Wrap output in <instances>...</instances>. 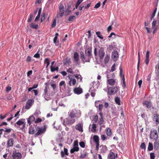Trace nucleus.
<instances>
[{
    "mask_svg": "<svg viewBox=\"0 0 159 159\" xmlns=\"http://www.w3.org/2000/svg\"><path fill=\"white\" fill-rule=\"evenodd\" d=\"M93 139L94 142L95 143H99V138L98 136L97 135H94L93 136Z\"/></svg>",
    "mask_w": 159,
    "mask_h": 159,
    "instance_id": "c756f323",
    "label": "nucleus"
},
{
    "mask_svg": "<svg viewBox=\"0 0 159 159\" xmlns=\"http://www.w3.org/2000/svg\"><path fill=\"white\" fill-rule=\"evenodd\" d=\"M79 150L78 146H73V148L71 149L70 150V153L72 154L75 152H78Z\"/></svg>",
    "mask_w": 159,
    "mask_h": 159,
    "instance_id": "c85d7f7f",
    "label": "nucleus"
},
{
    "mask_svg": "<svg viewBox=\"0 0 159 159\" xmlns=\"http://www.w3.org/2000/svg\"><path fill=\"white\" fill-rule=\"evenodd\" d=\"M14 144V139L12 138H11L9 139L7 143V148H9L13 146Z\"/></svg>",
    "mask_w": 159,
    "mask_h": 159,
    "instance_id": "dca6fc26",
    "label": "nucleus"
},
{
    "mask_svg": "<svg viewBox=\"0 0 159 159\" xmlns=\"http://www.w3.org/2000/svg\"><path fill=\"white\" fill-rule=\"evenodd\" d=\"M46 14L44 12L43 13L42 16L41 18V22H42L43 20H44L45 18Z\"/></svg>",
    "mask_w": 159,
    "mask_h": 159,
    "instance_id": "8fccbe9b",
    "label": "nucleus"
},
{
    "mask_svg": "<svg viewBox=\"0 0 159 159\" xmlns=\"http://www.w3.org/2000/svg\"><path fill=\"white\" fill-rule=\"evenodd\" d=\"M34 120L35 118L33 116H31L29 117L27 120V122L29 125H30L32 123Z\"/></svg>",
    "mask_w": 159,
    "mask_h": 159,
    "instance_id": "b1692460",
    "label": "nucleus"
},
{
    "mask_svg": "<svg viewBox=\"0 0 159 159\" xmlns=\"http://www.w3.org/2000/svg\"><path fill=\"white\" fill-rule=\"evenodd\" d=\"M99 115L100 116V118H99V120L98 121V123L100 125H101L104 122L103 120V114L101 112L100 113H99Z\"/></svg>",
    "mask_w": 159,
    "mask_h": 159,
    "instance_id": "5701e85b",
    "label": "nucleus"
},
{
    "mask_svg": "<svg viewBox=\"0 0 159 159\" xmlns=\"http://www.w3.org/2000/svg\"><path fill=\"white\" fill-rule=\"evenodd\" d=\"M140 148L142 149H146V146L145 143H141Z\"/></svg>",
    "mask_w": 159,
    "mask_h": 159,
    "instance_id": "de8ad7c7",
    "label": "nucleus"
},
{
    "mask_svg": "<svg viewBox=\"0 0 159 159\" xmlns=\"http://www.w3.org/2000/svg\"><path fill=\"white\" fill-rule=\"evenodd\" d=\"M103 106L102 104H99V107H98V109H99V110L100 112L99 113H100L101 112V113H102V114H103V113L102 112V110L103 108Z\"/></svg>",
    "mask_w": 159,
    "mask_h": 159,
    "instance_id": "a19ab883",
    "label": "nucleus"
},
{
    "mask_svg": "<svg viewBox=\"0 0 159 159\" xmlns=\"http://www.w3.org/2000/svg\"><path fill=\"white\" fill-rule=\"evenodd\" d=\"M36 130L34 128L32 127H30L29 129V133L30 134H35Z\"/></svg>",
    "mask_w": 159,
    "mask_h": 159,
    "instance_id": "a878e982",
    "label": "nucleus"
},
{
    "mask_svg": "<svg viewBox=\"0 0 159 159\" xmlns=\"http://www.w3.org/2000/svg\"><path fill=\"white\" fill-rule=\"evenodd\" d=\"M119 90V86H115L108 87L107 93L110 95H114Z\"/></svg>",
    "mask_w": 159,
    "mask_h": 159,
    "instance_id": "f03ea898",
    "label": "nucleus"
},
{
    "mask_svg": "<svg viewBox=\"0 0 159 159\" xmlns=\"http://www.w3.org/2000/svg\"><path fill=\"white\" fill-rule=\"evenodd\" d=\"M80 154L79 157L80 158L83 159L88 156V153L86 152V151L85 150H84L83 152H81Z\"/></svg>",
    "mask_w": 159,
    "mask_h": 159,
    "instance_id": "aec40b11",
    "label": "nucleus"
},
{
    "mask_svg": "<svg viewBox=\"0 0 159 159\" xmlns=\"http://www.w3.org/2000/svg\"><path fill=\"white\" fill-rule=\"evenodd\" d=\"M33 17V15L32 14H30V17L28 19L27 21L28 22H31L32 20V19Z\"/></svg>",
    "mask_w": 159,
    "mask_h": 159,
    "instance_id": "79ce46f5",
    "label": "nucleus"
},
{
    "mask_svg": "<svg viewBox=\"0 0 159 159\" xmlns=\"http://www.w3.org/2000/svg\"><path fill=\"white\" fill-rule=\"evenodd\" d=\"M149 51H147L146 54V59L145 60H149Z\"/></svg>",
    "mask_w": 159,
    "mask_h": 159,
    "instance_id": "5fc2aeb1",
    "label": "nucleus"
},
{
    "mask_svg": "<svg viewBox=\"0 0 159 159\" xmlns=\"http://www.w3.org/2000/svg\"><path fill=\"white\" fill-rule=\"evenodd\" d=\"M92 48L90 47H88L87 49L85 50V52L86 56L88 57V59L90 58L92 56Z\"/></svg>",
    "mask_w": 159,
    "mask_h": 159,
    "instance_id": "0eeeda50",
    "label": "nucleus"
},
{
    "mask_svg": "<svg viewBox=\"0 0 159 159\" xmlns=\"http://www.w3.org/2000/svg\"><path fill=\"white\" fill-rule=\"evenodd\" d=\"M105 54V53L103 51L102 49H100L98 51V56L100 59H102L103 57Z\"/></svg>",
    "mask_w": 159,
    "mask_h": 159,
    "instance_id": "4be33fe9",
    "label": "nucleus"
},
{
    "mask_svg": "<svg viewBox=\"0 0 159 159\" xmlns=\"http://www.w3.org/2000/svg\"><path fill=\"white\" fill-rule=\"evenodd\" d=\"M70 60H67L66 61L64 62V65H69L70 63Z\"/></svg>",
    "mask_w": 159,
    "mask_h": 159,
    "instance_id": "e2e57ef3",
    "label": "nucleus"
},
{
    "mask_svg": "<svg viewBox=\"0 0 159 159\" xmlns=\"http://www.w3.org/2000/svg\"><path fill=\"white\" fill-rule=\"evenodd\" d=\"M153 120L155 121L157 124L159 123V115L158 114H155L153 115Z\"/></svg>",
    "mask_w": 159,
    "mask_h": 159,
    "instance_id": "6ab92c4d",
    "label": "nucleus"
},
{
    "mask_svg": "<svg viewBox=\"0 0 159 159\" xmlns=\"http://www.w3.org/2000/svg\"><path fill=\"white\" fill-rule=\"evenodd\" d=\"M11 89V87L10 86H7L6 88V91L7 92H8Z\"/></svg>",
    "mask_w": 159,
    "mask_h": 159,
    "instance_id": "774afa93",
    "label": "nucleus"
},
{
    "mask_svg": "<svg viewBox=\"0 0 159 159\" xmlns=\"http://www.w3.org/2000/svg\"><path fill=\"white\" fill-rule=\"evenodd\" d=\"M58 69L59 67L58 66H57L55 68H54L53 67L51 66V71L52 72H53L55 70L58 71Z\"/></svg>",
    "mask_w": 159,
    "mask_h": 159,
    "instance_id": "58836bf2",
    "label": "nucleus"
},
{
    "mask_svg": "<svg viewBox=\"0 0 159 159\" xmlns=\"http://www.w3.org/2000/svg\"><path fill=\"white\" fill-rule=\"evenodd\" d=\"M159 148V141H156L154 143V148L157 150Z\"/></svg>",
    "mask_w": 159,
    "mask_h": 159,
    "instance_id": "7c9ffc66",
    "label": "nucleus"
},
{
    "mask_svg": "<svg viewBox=\"0 0 159 159\" xmlns=\"http://www.w3.org/2000/svg\"><path fill=\"white\" fill-rule=\"evenodd\" d=\"M148 148L149 151H152V150L153 149V145L152 143H149Z\"/></svg>",
    "mask_w": 159,
    "mask_h": 159,
    "instance_id": "f704fd0d",
    "label": "nucleus"
},
{
    "mask_svg": "<svg viewBox=\"0 0 159 159\" xmlns=\"http://www.w3.org/2000/svg\"><path fill=\"white\" fill-rule=\"evenodd\" d=\"M79 144L80 146L83 148H84L85 147V143L84 142L81 141L80 142Z\"/></svg>",
    "mask_w": 159,
    "mask_h": 159,
    "instance_id": "13d9d810",
    "label": "nucleus"
},
{
    "mask_svg": "<svg viewBox=\"0 0 159 159\" xmlns=\"http://www.w3.org/2000/svg\"><path fill=\"white\" fill-rule=\"evenodd\" d=\"M80 58L82 59H85V56L84 54V53L83 52L81 51L80 53Z\"/></svg>",
    "mask_w": 159,
    "mask_h": 159,
    "instance_id": "c9c22d12",
    "label": "nucleus"
},
{
    "mask_svg": "<svg viewBox=\"0 0 159 159\" xmlns=\"http://www.w3.org/2000/svg\"><path fill=\"white\" fill-rule=\"evenodd\" d=\"M106 134L108 136H110L111 135L112 132L110 128H108L107 129Z\"/></svg>",
    "mask_w": 159,
    "mask_h": 159,
    "instance_id": "72a5a7b5",
    "label": "nucleus"
},
{
    "mask_svg": "<svg viewBox=\"0 0 159 159\" xmlns=\"http://www.w3.org/2000/svg\"><path fill=\"white\" fill-rule=\"evenodd\" d=\"M42 121V119L41 118H38L36 119L35 121V123H39L41 122Z\"/></svg>",
    "mask_w": 159,
    "mask_h": 159,
    "instance_id": "4d7b16f0",
    "label": "nucleus"
},
{
    "mask_svg": "<svg viewBox=\"0 0 159 159\" xmlns=\"http://www.w3.org/2000/svg\"><path fill=\"white\" fill-rule=\"evenodd\" d=\"M100 6V2H98L95 5L94 8H98Z\"/></svg>",
    "mask_w": 159,
    "mask_h": 159,
    "instance_id": "680f3d73",
    "label": "nucleus"
},
{
    "mask_svg": "<svg viewBox=\"0 0 159 159\" xmlns=\"http://www.w3.org/2000/svg\"><path fill=\"white\" fill-rule=\"evenodd\" d=\"M115 101L116 104L118 105H120V98L116 97L115 98Z\"/></svg>",
    "mask_w": 159,
    "mask_h": 159,
    "instance_id": "2f4dec72",
    "label": "nucleus"
},
{
    "mask_svg": "<svg viewBox=\"0 0 159 159\" xmlns=\"http://www.w3.org/2000/svg\"><path fill=\"white\" fill-rule=\"evenodd\" d=\"M39 51L36 54H35L34 56V57L36 58H39L40 57V54L39 53Z\"/></svg>",
    "mask_w": 159,
    "mask_h": 159,
    "instance_id": "864d4df0",
    "label": "nucleus"
},
{
    "mask_svg": "<svg viewBox=\"0 0 159 159\" xmlns=\"http://www.w3.org/2000/svg\"><path fill=\"white\" fill-rule=\"evenodd\" d=\"M65 82L63 81H61L59 84V86L60 87H61L62 86H63L64 87H65Z\"/></svg>",
    "mask_w": 159,
    "mask_h": 159,
    "instance_id": "052dcab7",
    "label": "nucleus"
},
{
    "mask_svg": "<svg viewBox=\"0 0 159 159\" xmlns=\"http://www.w3.org/2000/svg\"><path fill=\"white\" fill-rule=\"evenodd\" d=\"M34 102V100L33 99H29L26 103L25 108L26 109H30Z\"/></svg>",
    "mask_w": 159,
    "mask_h": 159,
    "instance_id": "1a4fd4ad",
    "label": "nucleus"
},
{
    "mask_svg": "<svg viewBox=\"0 0 159 159\" xmlns=\"http://www.w3.org/2000/svg\"><path fill=\"white\" fill-rule=\"evenodd\" d=\"M96 144V148L97 151H98L99 147V143H95Z\"/></svg>",
    "mask_w": 159,
    "mask_h": 159,
    "instance_id": "69168bd1",
    "label": "nucleus"
},
{
    "mask_svg": "<svg viewBox=\"0 0 159 159\" xmlns=\"http://www.w3.org/2000/svg\"><path fill=\"white\" fill-rule=\"evenodd\" d=\"M56 19H54L52 24L51 26L52 28H54L56 25Z\"/></svg>",
    "mask_w": 159,
    "mask_h": 159,
    "instance_id": "09e8293b",
    "label": "nucleus"
},
{
    "mask_svg": "<svg viewBox=\"0 0 159 159\" xmlns=\"http://www.w3.org/2000/svg\"><path fill=\"white\" fill-rule=\"evenodd\" d=\"M16 124L19 126L22 125L21 129L23 130L25 128L26 125L25 120L24 119H20L16 122Z\"/></svg>",
    "mask_w": 159,
    "mask_h": 159,
    "instance_id": "423d86ee",
    "label": "nucleus"
},
{
    "mask_svg": "<svg viewBox=\"0 0 159 159\" xmlns=\"http://www.w3.org/2000/svg\"><path fill=\"white\" fill-rule=\"evenodd\" d=\"M100 147L101 148L100 149V153L102 154H104L107 151V148L105 145H102Z\"/></svg>",
    "mask_w": 159,
    "mask_h": 159,
    "instance_id": "4468645a",
    "label": "nucleus"
},
{
    "mask_svg": "<svg viewBox=\"0 0 159 159\" xmlns=\"http://www.w3.org/2000/svg\"><path fill=\"white\" fill-rule=\"evenodd\" d=\"M73 146H78V142L77 140L74 141Z\"/></svg>",
    "mask_w": 159,
    "mask_h": 159,
    "instance_id": "0e129e2a",
    "label": "nucleus"
},
{
    "mask_svg": "<svg viewBox=\"0 0 159 159\" xmlns=\"http://www.w3.org/2000/svg\"><path fill=\"white\" fill-rule=\"evenodd\" d=\"M157 20H154L152 23V27L153 28H155V25L156 24Z\"/></svg>",
    "mask_w": 159,
    "mask_h": 159,
    "instance_id": "49530a36",
    "label": "nucleus"
},
{
    "mask_svg": "<svg viewBox=\"0 0 159 159\" xmlns=\"http://www.w3.org/2000/svg\"><path fill=\"white\" fill-rule=\"evenodd\" d=\"M96 34L97 36L101 39H103L102 36L101 34V33L99 31L97 32H96Z\"/></svg>",
    "mask_w": 159,
    "mask_h": 159,
    "instance_id": "4c0bfd02",
    "label": "nucleus"
},
{
    "mask_svg": "<svg viewBox=\"0 0 159 159\" xmlns=\"http://www.w3.org/2000/svg\"><path fill=\"white\" fill-rule=\"evenodd\" d=\"M74 92L77 94H80L81 93L83 92L82 89L80 88H76L74 89Z\"/></svg>",
    "mask_w": 159,
    "mask_h": 159,
    "instance_id": "f3484780",
    "label": "nucleus"
},
{
    "mask_svg": "<svg viewBox=\"0 0 159 159\" xmlns=\"http://www.w3.org/2000/svg\"><path fill=\"white\" fill-rule=\"evenodd\" d=\"M74 76L77 80H78L79 79H80V81H82V78L80 75L78 74L75 75Z\"/></svg>",
    "mask_w": 159,
    "mask_h": 159,
    "instance_id": "e433bc0d",
    "label": "nucleus"
},
{
    "mask_svg": "<svg viewBox=\"0 0 159 159\" xmlns=\"http://www.w3.org/2000/svg\"><path fill=\"white\" fill-rule=\"evenodd\" d=\"M35 129L37 131V133L35 134L36 136H38L41 135L43 134L46 130V127L45 126L44 127H39L37 125L35 126Z\"/></svg>",
    "mask_w": 159,
    "mask_h": 159,
    "instance_id": "20e7f679",
    "label": "nucleus"
},
{
    "mask_svg": "<svg viewBox=\"0 0 159 159\" xmlns=\"http://www.w3.org/2000/svg\"><path fill=\"white\" fill-rule=\"evenodd\" d=\"M13 159H21L22 156L20 153L16 151H14L12 156Z\"/></svg>",
    "mask_w": 159,
    "mask_h": 159,
    "instance_id": "6e6552de",
    "label": "nucleus"
},
{
    "mask_svg": "<svg viewBox=\"0 0 159 159\" xmlns=\"http://www.w3.org/2000/svg\"><path fill=\"white\" fill-rule=\"evenodd\" d=\"M97 126L96 124L93 123L91 125V131L93 133H95L96 132Z\"/></svg>",
    "mask_w": 159,
    "mask_h": 159,
    "instance_id": "cd10ccee",
    "label": "nucleus"
},
{
    "mask_svg": "<svg viewBox=\"0 0 159 159\" xmlns=\"http://www.w3.org/2000/svg\"><path fill=\"white\" fill-rule=\"evenodd\" d=\"M59 9L60 10V16L62 17L64 15V7L62 4H61L59 5Z\"/></svg>",
    "mask_w": 159,
    "mask_h": 159,
    "instance_id": "ddd939ff",
    "label": "nucleus"
},
{
    "mask_svg": "<svg viewBox=\"0 0 159 159\" xmlns=\"http://www.w3.org/2000/svg\"><path fill=\"white\" fill-rule=\"evenodd\" d=\"M76 121L75 119L73 118H66L63 120V124L65 126L67 125H70L74 124Z\"/></svg>",
    "mask_w": 159,
    "mask_h": 159,
    "instance_id": "7ed1b4c3",
    "label": "nucleus"
},
{
    "mask_svg": "<svg viewBox=\"0 0 159 159\" xmlns=\"http://www.w3.org/2000/svg\"><path fill=\"white\" fill-rule=\"evenodd\" d=\"M150 138L155 141L158 139V133L156 129H152L151 130Z\"/></svg>",
    "mask_w": 159,
    "mask_h": 159,
    "instance_id": "39448f33",
    "label": "nucleus"
},
{
    "mask_svg": "<svg viewBox=\"0 0 159 159\" xmlns=\"http://www.w3.org/2000/svg\"><path fill=\"white\" fill-rule=\"evenodd\" d=\"M79 55L77 52H75L74 53V58L75 60H79Z\"/></svg>",
    "mask_w": 159,
    "mask_h": 159,
    "instance_id": "ea45409f",
    "label": "nucleus"
},
{
    "mask_svg": "<svg viewBox=\"0 0 159 159\" xmlns=\"http://www.w3.org/2000/svg\"><path fill=\"white\" fill-rule=\"evenodd\" d=\"M107 78L108 79L107 81V83H108L109 85L111 86L114 85L116 83V80L114 79H109L110 78L108 75H107Z\"/></svg>",
    "mask_w": 159,
    "mask_h": 159,
    "instance_id": "9b49d317",
    "label": "nucleus"
},
{
    "mask_svg": "<svg viewBox=\"0 0 159 159\" xmlns=\"http://www.w3.org/2000/svg\"><path fill=\"white\" fill-rule=\"evenodd\" d=\"M157 8H155V9L154 10V11L153 12V13L152 15V16H151V20H152V19L154 17L155 15V13H156V11H157Z\"/></svg>",
    "mask_w": 159,
    "mask_h": 159,
    "instance_id": "c03bdc74",
    "label": "nucleus"
},
{
    "mask_svg": "<svg viewBox=\"0 0 159 159\" xmlns=\"http://www.w3.org/2000/svg\"><path fill=\"white\" fill-rule=\"evenodd\" d=\"M120 77L122 78H123V75H123V74H122V69L121 67H120Z\"/></svg>",
    "mask_w": 159,
    "mask_h": 159,
    "instance_id": "bf43d9fd",
    "label": "nucleus"
},
{
    "mask_svg": "<svg viewBox=\"0 0 159 159\" xmlns=\"http://www.w3.org/2000/svg\"><path fill=\"white\" fill-rule=\"evenodd\" d=\"M143 104L146 106L148 108H151L152 107V103L150 101H143Z\"/></svg>",
    "mask_w": 159,
    "mask_h": 159,
    "instance_id": "412c9836",
    "label": "nucleus"
},
{
    "mask_svg": "<svg viewBox=\"0 0 159 159\" xmlns=\"http://www.w3.org/2000/svg\"><path fill=\"white\" fill-rule=\"evenodd\" d=\"M73 69V68H70L67 70V72L68 73H72V74H74V72L72 70Z\"/></svg>",
    "mask_w": 159,
    "mask_h": 159,
    "instance_id": "3c124183",
    "label": "nucleus"
},
{
    "mask_svg": "<svg viewBox=\"0 0 159 159\" xmlns=\"http://www.w3.org/2000/svg\"><path fill=\"white\" fill-rule=\"evenodd\" d=\"M108 60H96L98 64H100L102 66L104 67L107 63L108 62Z\"/></svg>",
    "mask_w": 159,
    "mask_h": 159,
    "instance_id": "a211bd4d",
    "label": "nucleus"
},
{
    "mask_svg": "<svg viewBox=\"0 0 159 159\" xmlns=\"http://www.w3.org/2000/svg\"><path fill=\"white\" fill-rule=\"evenodd\" d=\"M117 154L116 155L111 151H110L108 155V159H115L117 157Z\"/></svg>",
    "mask_w": 159,
    "mask_h": 159,
    "instance_id": "f8f14e48",
    "label": "nucleus"
},
{
    "mask_svg": "<svg viewBox=\"0 0 159 159\" xmlns=\"http://www.w3.org/2000/svg\"><path fill=\"white\" fill-rule=\"evenodd\" d=\"M81 114V112L80 110L74 109L70 111L69 116L70 118H74L75 117L77 119L80 117Z\"/></svg>",
    "mask_w": 159,
    "mask_h": 159,
    "instance_id": "f257e3e1",
    "label": "nucleus"
},
{
    "mask_svg": "<svg viewBox=\"0 0 159 159\" xmlns=\"http://www.w3.org/2000/svg\"><path fill=\"white\" fill-rule=\"evenodd\" d=\"M30 27L32 28L37 29L38 28L39 25L33 23H32L30 24Z\"/></svg>",
    "mask_w": 159,
    "mask_h": 159,
    "instance_id": "473e14b6",
    "label": "nucleus"
},
{
    "mask_svg": "<svg viewBox=\"0 0 159 159\" xmlns=\"http://www.w3.org/2000/svg\"><path fill=\"white\" fill-rule=\"evenodd\" d=\"M116 64L114 63L111 68V69L110 70V71L113 72L115 71L116 70L115 68Z\"/></svg>",
    "mask_w": 159,
    "mask_h": 159,
    "instance_id": "37998d69",
    "label": "nucleus"
},
{
    "mask_svg": "<svg viewBox=\"0 0 159 159\" xmlns=\"http://www.w3.org/2000/svg\"><path fill=\"white\" fill-rule=\"evenodd\" d=\"M101 139L102 141H104L106 139V137L105 135H102L101 136Z\"/></svg>",
    "mask_w": 159,
    "mask_h": 159,
    "instance_id": "338daca9",
    "label": "nucleus"
},
{
    "mask_svg": "<svg viewBox=\"0 0 159 159\" xmlns=\"http://www.w3.org/2000/svg\"><path fill=\"white\" fill-rule=\"evenodd\" d=\"M75 16H70L68 20L70 21H71L75 19Z\"/></svg>",
    "mask_w": 159,
    "mask_h": 159,
    "instance_id": "603ef678",
    "label": "nucleus"
},
{
    "mask_svg": "<svg viewBox=\"0 0 159 159\" xmlns=\"http://www.w3.org/2000/svg\"><path fill=\"white\" fill-rule=\"evenodd\" d=\"M76 80L74 78H72L70 79L69 81V83L70 86H71L72 85H75L76 83Z\"/></svg>",
    "mask_w": 159,
    "mask_h": 159,
    "instance_id": "bb28decb",
    "label": "nucleus"
},
{
    "mask_svg": "<svg viewBox=\"0 0 159 159\" xmlns=\"http://www.w3.org/2000/svg\"><path fill=\"white\" fill-rule=\"evenodd\" d=\"M119 57V54L117 51H114L112 52V58L114 60H117Z\"/></svg>",
    "mask_w": 159,
    "mask_h": 159,
    "instance_id": "2eb2a0df",
    "label": "nucleus"
},
{
    "mask_svg": "<svg viewBox=\"0 0 159 159\" xmlns=\"http://www.w3.org/2000/svg\"><path fill=\"white\" fill-rule=\"evenodd\" d=\"M150 157L151 159H154L155 158V155L154 153H150Z\"/></svg>",
    "mask_w": 159,
    "mask_h": 159,
    "instance_id": "6e6d98bb",
    "label": "nucleus"
},
{
    "mask_svg": "<svg viewBox=\"0 0 159 159\" xmlns=\"http://www.w3.org/2000/svg\"><path fill=\"white\" fill-rule=\"evenodd\" d=\"M98 115H96L95 116L93 119V120L94 122V123H96L98 120Z\"/></svg>",
    "mask_w": 159,
    "mask_h": 159,
    "instance_id": "a18cd8bd",
    "label": "nucleus"
},
{
    "mask_svg": "<svg viewBox=\"0 0 159 159\" xmlns=\"http://www.w3.org/2000/svg\"><path fill=\"white\" fill-rule=\"evenodd\" d=\"M75 128L77 130L81 133L84 131L83 125V123H79L77 124L75 126Z\"/></svg>",
    "mask_w": 159,
    "mask_h": 159,
    "instance_id": "9d476101",
    "label": "nucleus"
},
{
    "mask_svg": "<svg viewBox=\"0 0 159 159\" xmlns=\"http://www.w3.org/2000/svg\"><path fill=\"white\" fill-rule=\"evenodd\" d=\"M64 152L62 151L61 152V157L63 158L65 155L68 156V150L66 148H64Z\"/></svg>",
    "mask_w": 159,
    "mask_h": 159,
    "instance_id": "393cba45",
    "label": "nucleus"
}]
</instances>
